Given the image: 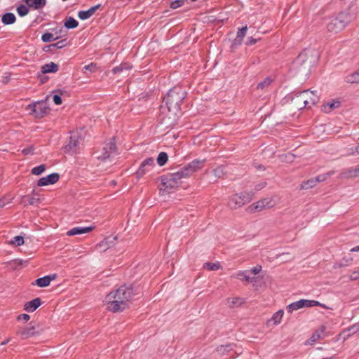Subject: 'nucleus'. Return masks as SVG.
Listing matches in <instances>:
<instances>
[{
    "label": "nucleus",
    "mask_w": 359,
    "mask_h": 359,
    "mask_svg": "<svg viewBox=\"0 0 359 359\" xmlns=\"http://www.w3.org/2000/svg\"><path fill=\"white\" fill-rule=\"evenodd\" d=\"M204 160L195 159L177 172L162 176L161 190L170 191L171 189L179 187L182 183V180L191 176L201 170L204 165Z\"/></svg>",
    "instance_id": "obj_1"
},
{
    "label": "nucleus",
    "mask_w": 359,
    "mask_h": 359,
    "mask_svg": "<svg viewBox=\"0 0 359 359\" xmlns=\"http://www.w3.org/2000/svg\"><path fill=\"white\" fill-rule=\"evenodd\" d=\"M132 286L122 285L109 292L105 297L107 309L113 313L121 312L128 307L129 302L134 297Z\"/></svg>",
    "instance_id": "obj_2"
},
{
    "label": "nucleus",
    "mask_w": 359,
    "mask_h": 359,
    "mask_svg": "<svg viewBox=\"0 0 359 359\" xmlns=\"http://www.w3.org/2000/svg\"><path fill=\"white\" fill-rule=\"evenodd\" d=\"M187 96V91L182 86L170 89L163 99L169 111L177 114L181 110V104Z\"/></svg>",
    "instance_id": "obj_3"
},
{
    "label": "nucleus",
    "mask_w": 359,
    "mask_h": 359,
    "mask_svg": "<svg viewBox=\"0 0 359 359\" xmlns=\"http://www.w3.org/2000/svg\"><path fill=\"white\" fill-rule=\"evenodd\" d=\"M354 19L349 11H343L337 15L326 19V28L329 32L338 33L343 30Z\"/></svg>",
    "instance_id": "obj_4"
},
{
    "label": "nucleus",
    "mask_w": 359,
    "mask_h": 359,
    "mask_svg": "<svg viewBox=\"0 0 359 359\" xmlns=\"http://www.w3.org/2000/svg\"><path fill=\"white\" fill-rule=\"evenodd\" d=\"M319 100V97L316 91L310 90L299 92L294 95L292 99V102L294 107L301 110L304 108H311L316 104Z\"/></svg>",
    "instance_id": "obj_5"
},
{
    "label": "nucleus",
    "mask_w": 359,
    "mask_h": 359,
    "mask_svg": "<svg viewBox=\"0 0 359 359\" xmlns=\"http://www.w3.org/2000/svg\"><path fill=\"white\" fill-rule=\"evenodd\" d=\"M316 57L317 54L315 50H305L298 55L294 64L297 67L306 65L308 67H311L316 62Z\"/></svg>",
    "instance_id": "obj_6"
},
{
    "label": "nucleus",
    "mask_w": 359,
    "mask_h": 359,
    "mask_svg": "<svg viewBox=\"0 0 359 359\" xmlns=\"http://www.w3.org/2000/svg\"><path fill=\"white\" fill-rule=\"evenodd\" d=\"M27 110L30 111L35 118H40L49 112V107L45 101L36 102L29 104Z\"/></svg>",
    "instance_id": "obj_7"
},
{
    "label": "nucleus",
    "mask_w": 359,
    "mask_h": 359,
    "mask_svg": "<svg viewBox=\"0 0 359 359\" xmlns=\"http://www.w3.org/2000/svg\"><path fill=\"white\" fill-rule=\"evenodd\" d=\"M319 305H320V304L318 301L300 299L299 301H297L289 304L287 306V310L289 313H292L294 311L298 310L304 307H313Z\"/></svg>",
    "instance_id": "obj_8"
},
{
    "label": "nucleus",
    "mask_w": 359,
    "mask_h": 359,
    "mask_svg": "<svg viewBox=\"0 0 359 359\" xmlns=\"http://www.w3.org/2000/svg\"><path fill=\"white\" fill-rule=\"evenodd\" d=\"M275 205L272 198H265L253 203L250 208L252 212L262 211L266 208H270Z\"/></svg>",
    "instance_id": "obj_9"
},
{
    "label": "nucleus",
    "mask_w": 359,
    "mask_h": 359,
    "mask_svg": "<svg viewBox=\"0 0 359 359\" xmlns=\"http://www.w3.org/2000/svg\"><path fill=\"white\" fill-rule=\"evenodd\" d=\"M81 140V138L78 133H72L69 137L68 144L64 147L65 151L72 152V154L76 153V148L79 145Z\"/></svg>",
    "instance_id": "obj_10"
},
{
    "label": "nucleus",
    "mask_w": 359,
    "mask_h": 359,
    "mask_svg": "<svg viewBox=\"0 0 359 359\" xmlns=\"http://www.w3.org/2000/svg\"><path fill=\"white\" fill-rule=\"evenodd\" d=\"M154 166V161L152 158H147L140 164L136 172L137 177L140 178L149 172Z\"/></svg>",
    "instance_id": "obj_11"
},
{
    "label": "nucleus",
    "mask_w": 359,
    "mask_h": 359,
    "mask_svg": "<svg viewBox=\"0 0 359 359\" xmlns=\"http://www.w3.org/2000/svg\"><path fill=\"white\" fill-rule=\"evenodd\" d=\"M60 176L57 173H51L46 177H42L38 180L37 185L43 187L53 184L59 180Z\"/></svg>",
    "instance_id": "obj_12"
},
{
    "label": "nucleus",
    "mask_w": 359,
    "mask_h": 359,
    "mask_svg": "<svg viewBox=\"0 0 359 359\" xmlns=\"http://www.w3.org/2000/svg\"><path fill=\"white\" fill-rule=\"evenodd\" d=\"M116 236H109L96 245V248L100 251H106L108 248L114 245L116 243Z\"/></svg>",
    "instance_id": "obj_13"
},
{
    "label": "nucleus",
    "mask_w": 359,
    "mask_h": 359,
    "mask_svg": "<svg viewBox=\"0 0 359 359\" xmlns=\"http://www.w3.org/2000/svg\"><path fill=\"white\" fill-rule=\"evenodd\" d=\"M116 147L115 142L111 141L109 142L105 147L103 148V153L102 155L97 156V158L102 160H106L110 157V156L116 152Z\"/></svg>",
    "instance_id": "obj_14"
},
{
    "label": "nucleus",
    "mask_w": 359,
    "mask_h": 359,
    "mask_svg": "<svg viewBox=\"0 0 359 359\" xmlns=\"http://www.w3.org/2000/svg\"><path fill=\"white\" fill-rule=\"evenodd\" d=\"M335 332L332 330L331 326L328 324L322 325L316 332L313 334L312 337H320L321 335L329 336L333 335Z\"/></svg>",
    "instance_id": "obj_15"
},
{
    "label": "nucleus",
    "mask_w": 359,
    "mask_h": 359,
    "mask_svg": "<svg viewBox=\"0 0 359 359\" xmlns=\"http://www.w3.org/2000/svg\"><path fill=\"white\" fill-rule=\"evenodd\" d=\"M94 229V226H76L71 229L67 232V235L69 236L80 235L83 233H88L90 232Z\"/></svg>",
    "instance_id": "obj_16"
},
{
    "label": "nucleus",
    "mask_w": 359,
    "mask_h": 359,
    "mask_svg": "<svg viewBox=\"0 0 359 359\" xmlns=\"http://www.w3.org/2000/svg\"><path fill=\"white\" fill-rule=\"evenodd\" d=\"M100 7V4L95 5L92 6L87 11H81L78 13V17L82 20H85L90 18L91 16L94 15L95 11Z\"/></svg>",
    "instance_id": "obj_17"
},
{
    "label": "nucleus",
    "mask_w": 359,
    "mask_h": 359,
    "mask_svg": "<svg viewBox=\"0 0 359 359\" xmlns=\"http://www.w3.org/2000/svg\"><path fill=\"white\" fill-rule=\"evenodd\" d=\"M235 278L239 279L241 281H245L246 283H252L256 280L254 277L250 276V271H239L233 276Z\"/></svg>",
    "instance_id": "obj_18"
},
{
    "label": "nucleus",
    "mask_w": 359,
    "mask_h": 359,
    "mask_svg": "<svg viewBox=\"0 0 359 359\" xmlns=\"http://www.w3.org/2000/svg\"><path fill=\"white\" fill-rule=\"evenodd\" d=\"M243 205V202L241 201V199L239 198V196L237 194H234L231 196L228 201V206L231 209H237L240 207H242Z\"/></svg>",
    "instance_id": "obj_19"
},
{
    "label": "nucleus",
    "mask_w": 359,
    "mask_h": 359,
    "mask_svg": "<svg viewBox=\"0 0 359 359\" xmlns=\"http://www.w3.org/2000/svg\"><path fill=\"white\" fill-rule=\"evenodd\" d=\"M359 175V166L355 168H349L344 170L341 173V178H354L358 177Z\"/></svg>",
    "instance_id": "obj_20"
},
{
    "label": "nucleus",
    "mask_w": 359,
    "mask_h": 359,
    "mask_svg": "<svg viewBox=\"0 0 359 359\" xmlns=\"http://www.w3.org/2000/svg\"><path fill=\"white\" fill-rule=\"evenodd\" d=\"M41 299L36 298L32 301L25 303L24 306V309L27 312H33L41 305Z\"/></svg>",
    "instance_id": "obj_21"
},
{
    "label": "nucleus",
    "mask_w": 359,
    "mask_h": 359,
    "mask_svg": "<svg viewBox=\"0 0 359 359\" xmlns=\"http://www.w3.org/2000/svg\"><path fill=\"white\" fill-rule=\"evenodd\" d=\"M29 8L39 10L43 8L46 4V0H25Z\"/></svg>",
    "instance_id": "obj_22"
},
{
    "label": "nucleus",
    "mask_w": 359,
    "mask_h": 359,
    "mask_svg": "<svg viewBox=\"0 0 359 359\" xmlns=\"http://www.w3.org/2000/svg\"><path fill=\"white\" fill-rule=\"evenodd\" d=\"M284 314L283 310H279L276 312L273 316L268 320L267 325L268 326L276 325L279 324L283 318Z\"/></svg>",
    "instance_id": "obj_23"
},
{
    "label": "nucleus",
    "mask_w": 359,
    "mask_h": 359,
    "mask_svg": "<svg viewBox=\"0 0 359 359\" xmlns=\"http://www.w3.org/2000/svg\"><path fill=\"white\" fill-rule=\"evenodd\" d=\"M56 277L55 274L50 275V276H46L42 278H39L36 280L35 283L36 284L40 287H43L49 285L51 280H54Z\"/></svg>",
    "instance_id": "obj_24"
},
{
    "label": "nucleus",
    "mask_w": 359,
    "mask_h": 359,
    "mask_svg": "<svg viewBox=\"0 0 359 359\" xmlns=\"http://www.w3.org/2000/svg\"><path fill=\"white\" fill-rule=\"evenodd\" d=\"M245 303V299L242 297H236L232 298H228L226 299V305L229 308L238 307Z\"/></svg>",
    "instance_id": "obj_25"
},
{
    "label": "nucleus",
    "mask_w": 359,
    "mask_h": 359,
    "mask_svg": "<svg viewBox=\"0 0 359 359\" xmlns=\"http://www.w3.org/2000/svg\"><path fill=\"white\" fill-rule=\"evenodd\" d=\"M58 65L53 62L45 64L41 67V72L43 74L46 73H55L58 71Z\"/></svg>",
    "instance_id": "obj_26"
},
{
    "label": "nucleus",
    "mask_w": 359,
    "mask_h": 359,
    "mask_svg": "<svg viewBox=\"0 0 359 359\" xmlns=\"http://www.w3.org/2000/svg\"><path fill=\"white\" fill-rule=\"evenodd\" d=\"M43 331L44 330L41 327L40 325H36L29 327L26 332H23V334L29 337L34 335L45 334L46 333Z\"/></svg>",
    "instance_id": "obj_27"
},
{
    "label": "nucleus",
    "mask_w": 359,
    "mask_h": 359,
    "mask_svg": "<svg viewBox=\"0 0 359 359\" xmlns=\"http://www.w3.org/2000/svg\"><path fill=\"white\" fill-rule=\"evenodd\" d=\"M39 203V198L29 196H22L21 197L20 203L25 206L32 205Z\"/></svg>",
    "instance_id": "obj_28"
},
{
    "label": "nucleus",
    "mask_w": 359,
    "mask_h": 359,
    "mask_svg": "<svg viewBox=\"0 0 359 359\" xmlns=\"http://www.w3.org/2000/svg\"><path fill=\"white\" fill-rule=\"evenodd\" d=\"M67 42L66 39L61 40L57 41V43L50 44L48 46H46L43 48V50L45 51H49L53 49H60L66 46Z\"/></svg>",
    "instance_id": "obj_29"
},
{
    "label": "nucleus",
    "mask_w": 359,
    "mask_h": 359,
    "mask_svg": "<svg viewBox=\"0 0 359 359\" xmlns=\"http://www.w3.org/2000/svg\"><path fill=\"white\" fill-rule=\"evenodd\" d=\"M254 194H255V192L252 191H243V192L238 194V196L241 199V201L243 202V205H245V204L249 203L250 201H251V200L252 199V198L254 196Z\"/></svg>",
    "instance_id": "obj_30"
},
{
    "label": "nucleus",
    "mask_w": 359,
    "mask_h": 359,
    "mask_svg": "<svg viewBox=\"0 0 359 359\" xmlns=\"http://www.w3.org/2000/svg\"><path fill=\"white\" fill-rule=\"evenodd\" d=\"M16 20L15 15L12 13H6L2 15L1 22L4 25H12Z\"/></svg>",
    "instance_id": "obj_31"
},
{
    "label": "nucleus",
    "mask_w": 359,
    "mask_h": 359,
    "mask_svg": "<svg viewBox=\"0 0 359 359\" xmlns=\"http://www.w3.org/2000/svg\"><path fill=\"white\" fill-rule=\"evenodd\" d=\"M339 106L340 102L339 101H332L331 102H327V104L323 105V111L325 113H329L332 109L339 107Z\"/></svg>",
    "instance_id": "obj_32"
},
{
    "label": "nucleus",
    "mask_w": 359,
    "mask_h": 359,
    "mask_svg": "<svg viewBox=\"0 0 359 359\" xmlns=\"http://www.w3.org/2000/svg\"><path fill=\"white\" fill-rule=\"evenodd\" d=\"M131 68H132V66L130 64L126 63V62L121 63L120 65L114 67L112 69V72L114 74H117L121 72H123V70L130 69Z\"/></svg>",
    "instance_id": "obj_33"
},
{
    "label": "nucleus",
    "mask_w": 359,
    "mask_h": 359,
    "mask_svg": "<svg viewBox=\"0 0 359 359\" xmlns=\"http://www.w3.org/2000/svg\"><path fill=\"white\" fill-rule=\"evenodd\" d=\"M78 25V21H76L74 18L72 17H69L65 22V26L67 29H74L76 28Z\"/></svg>",
    "instance_id": "obj_34"
},
{
    "label": "nucleus",
    "mask_w": 359,
    "mask_h": 359,
    "mask_svg": "<svg viewBox=\"0 0 359 359\" xmlns=\"http://www.w3.org/2000/svg\"><path fill=\"white\" fill-rule=\"evenodd\" d=\"M316 185V181L313 178H311L306 181L303 182L300 185V189H308Z\"/></svg>",
    "instance_id": "obj_35"
},
{
    "label": "nucleus",
    "mask_w": 359,
    "mask_h": 359,
    "mask_svg": "<svg viewBox=\"0 0 359 359\" xmlns=\"http://www.w3.org/2000/svg\"><path fill=\"white\" fill-rule=\"evenodd\" d=\"M58 39L57 36H55L53 34L46 32L41 36V40L44 43L50 42Z\"/></svg>",
    "instance_id": "obj_36"
},
{
    "label": "nucleus",
    "mask_w": 359,
    "mask_h": 359,
    "mask_svg": "<svg viewBox=\"0 0 359 359\" xmlns=\"http://www.w3.org/2000/svg\"><path fill=\"white\" fill-rule=\"evenodd\" d=\"M168 154L165 152H161L158 154V158H157V163L160 166H163L168 161Z\"/></svg>",
    "instance_id": "obj_37"
},
{
    "label": "nucleus",
    "mask_w": 359,
    "mask_h": 359,
    "mask_svg": "<svg viewBox=\"0 0 359 359\" xmlns=\"http://www.w3.org/2000/svg\"><path fill=\"white\" fill-rule=\"evenodd\" d=\"M346 81L348 83H359V70L347 76Z\"/></svg>",
    "instance_id": "obj_38"
},
{
    "label": "nucleus",
    "mask_w": 359,
    "mask_h": 359,
    "mask_svg": "<svg viewBox=\"0 0 359 359\" xmlns=\"http://www.w3.org/2000/svg\"><path fill=\"white\" fill-rule=\"evenodd\" d=\"M17 12L20 16H25L29 13V7L27 5L21 4L17 8Z\"/></svg>",
    "instance_id": "obj_39"
},
{
    "label": "nucleus",
    "mask_w": 359,
    "mask_h": 359,
    "mask_svg": "<svg viewBox=\"0 0 359 359\" xmlns=\"http://www.w3.org/2000/svg\"><path fill=\"white\" fill-rule=\"evenodd\" d=\"M9 244L15 246H20L24 244V238L21 236H16L9 241Z\"/></svg>",
    "instance_id": "obj_40"
},
{
    "label": "nucleus",
    "mask_w": 359,
    "mask_h": 359,
    "mask_svg": "<svg viewBox=\"0 0 359 359\" xmlns=\"http://www.w3.org/2000/svg\"><path fill=\"white\" fill-rule=\"evenodd\" d=\"M247 29H248V27L245 25V27H243L242 28L239 29V30L238 31L236 36H237V39H238L239 44L241 43L243 37L245 36Z\"/></svg>",
    "instance_id": "obj_41"
},
{
    "label": "nucleus",
    "mask_w": 359,
    "mask_h": 359,
    "mask_svg": "<svg viewBox=\"0 0 359 359\" xmlns=\"http://www.w3.org/2000/svg\"><path fill=\"white\" fill-rule=\"evenodd\" d=\"M46 170V165L42 164L39 166L34 167L32 169V174L35 175H39L43 173Z\"/></svg>",
    "instance_id": "obj_42"
},
{
    "label": "nucleus",
    "mask_w": 359,
    "mask_h": 359,
    "mask_svg": "<svg viewBox=\"0 0 359 359\" xmlns=\"http://www.w3.org/2000/svg\"><path fill=\"white\" fill-rule=\"evenodd\" d=\"M204 268L210 271H217L220 268L219 263L206 262L204 264Z\"/></svg>",
    "instance_id": "obj_43"
},
{
    "label": "nucleus",
    "mask_w": 359,
    "mask_h": 359,
    "mask_svg": "<svg viewBox=\"0 0 359 359\" xmlns=\"http://www.w3.org/2000/svg\"><path fill=\"white\" fill-rule=\"evenodd\" d=\"M272 83V79L269 77L266 78L264 81H261L257 85V89H264L265 87L269 86Z\"/></svg>",
    "instance_id": "obj_44"
},
{
    "label": "nucleus",
    "mask_w": 359,
    "mask_h": 359,
    "mask_svg": "<svg viewBox=\"0 0 359 359\" xmlns=\"http://www.w3.org/2000/svg\"><path fill=\"white\" fill-rule=\"evenodd\" d=\"M97 65L95 63H90L88 65H86L83 68V72L86 73L87 71H89L92 73L95 72L97 70Z\"/></svg>",
    "instance_id": "obj_45"
},
{
    "label": "nucleus",
    "mask_w": 359,
    "mask_h": 359,
    "mask_svg": "<svg viewBox=\"0 0 359 359\" xmlns=\"http://www.w3.org/2000/svg\"><path fill=\"white\" fill-rule=\"evenodd\" d=\"M224 167L219 166L213 170V174L217 178H220L224 175Z\"/></svg>",
    "instance_id": "obj_46"
},
{
    "label": "nucleus",
    "mask_w": 359,
    "mask_h": 359,
    "mask_svg": "<svg viewBox=\"0 0 359 359\" xmlns=\"http://www.w3.org/2000/svg\"><path fill=\"white\" fill-rule=\"evenodd\" d=\"M184 0H175L170 2V8L172 9H176L184 5Z\"/></svg>",
    "instance_id": "obj_47"
},
{
    "label": "nucleus",
    "mask_w": 359,
    "mask_h": 359,
    "mask_svg": "<svg viewBox=\"0 0 359 359\" xmlns=\"http://www.w3.org/2000/svg\"><path fill=\"white\" fill-rule=\"evenodd\" d=\"M328 175H330V174L327 173V174L318 175L316 177L313 178L314 180L316 181V184H317V183H318V182L325 181L327 180Z\"/></svg>",
    "instance_id": "obj_48"
},
{
    "label": "nucleus",
    "mask_w": 359,
    "mask_h": 359,
    "mask_svg": "<svg viewBox=\"0 0 359 359\" xmlns=\"http://www.w3.org/2000/svg\"><path fill=\"white\" fill-rule=\"evenodd\" d=\"M34 151V147L33 146H29L27 148L22 149V153L24 155L33 154Z\"/></svg>",
    "instance_id": "obj_49"
},
{
    "label": "nucleus",
    "mask_w": 359,
    "mask_h": 359,
    "mask_svg": "<svg viewBox=\"0 0 359 359\" xmlns=\"http://www.w3.org/2000/svg\"><path fill=\"white\" fill-rule=\"evenodd\" d=\"M262 266L261 265H257L256 266L252 268L250 271V273H252L255 275L258 274L262 271Z\"/></svg>",
    "instance_id": "obj_50"
},
{
    "label": "nucleus",
    "mask_w": 359,
    "mask_h": 359,
    "mask_svg": "<svg viewBox=\"0 0 359 359\" xmlns=\"http://www.w3.org/2000/svg\"><path fill=\"white\" fill-rule=\"evenodd\" d=\"M350 279L352 280H356L359 279V270L354 271L350 275Z\"/></svg>",
    "instance_id": "obj_51"
},
{
    "label": "nucleus",
    "mask_w": 359,
    "mask_h": 359,
    "mask_svg": "<svg viewBox=\"0 0 359 359\" xmlns=\"http://www.w3.org/2000/svg\"><path fill=\"white\" fill-rule=\"evenodd\" d=\"M53 102L55 104L59 105L62 104V98L58 95H54L53 97Z\"/></svg>",
    "instance_id": "obj_52"
},
{
    "label": "nucleus",
    "mask_w": 359,
    "mask_h": 359,
    "mask_svg": "<svg viewBox=\"0 0 359 359\" xmlns=\"http://www.w3.org/2000/svg\"><path fill=\"white\" fill-rule=\"evenodd\" d=\"M266 186V183L265 182H262L255 185V190L256 191H259V190L264 189Z\"/></svg>",
    "instance_id": "obj_53"
},
{
    "label": "nucleus",
    "mask_w": 359,
    "mask_h": 359,
    "mask_svg": "<svg viewBox=\"0 0 359 359\" xmlns=\"http://www.w3.org/2000/svg\"><path fill=\"white\" fill-rule=\"evenodd\" d=\"M230 350H231V345H226L225 346H221L220 348H218V351L223 353L224 351H226L229 352Z\"/></svg>",
    "instance_id": "obj_54"
},
{
    "label": "nucleus",
    "mask_w": 359,
    "mask_h": 359,
    "mask_svg": "<svg viewBox=\"0 0 359 359\" xmlns=\"http://www.w3.org/2000/svg\"><path fill=\"white\" fill-rule=\"evenodd\" d=\"M29 318H30L29 316L26 313L21 314L18 317V320H24V321H27L29 320Z\"/></svg>",
    "instance_id": "obj_55"
},
{
    "label": "nucleus",
    "mask_w": 359,
    "mask_h": 359,
    "mask_svg": "<svg viewBox=\"0 0 359 359\" xmlns=\"http://www.w3.org/2000/svg\"><path fill=\"white\" fill-rule=\"evenodd\" d=\"M257 41V40L256 39H254L253 37L251 36L248 39L246 44L248 46H251V45L256 43Z\"/></svg>",
    "instance_id": "obj_56"
},
{
    "label": "nucleus",
    "mask_w": 359,
    "mask_h": 359,
    "mask_svg": "<svg viewBox=\"0 0 359 359\" xmlns=\"http://www.w3.org/2000/svg\"><path fill=\"white\" fill-rule=\"evenodd\" d=\"M6 205V202L4 198H0V209L4 208Z\"/></svg>",
    "instance_id": "obj_57"
},
{
    "label": "nucleus",
    "mask_w": 359,
    "mask_h": 359,
    "mask_svg": "<svg viewBox=\"0 0 359 359\" xmlns=\"http://www.w3.org/2000/svg\"><path fill=\"white\" fill-rule=\"evenodd\" d=\"M356 330H358V326L354 325V326H353L351 329H349V331L353 330V331L351 332V334H354V333H355V331Z\"/></svg>",
    "instance_id": "obj_58"
},
{
    "label": "nucleus",
    "mask_w": 359,
    "mask_h": 359,
    "mask_svg": "<svg viewBox=\"0 0 359 359\" xmlns=\"http://www.w3.org/2000/svg\"><path fill=\"white\" fill-rule=\"evenodd\" d=\"M359 251V245L355 246L351 249V252H358Z\"/></svg>",
    "instance_id": "obj_59"
},
{
    "label": "nucleus",
    "mask_w": 359,
    "mask_h": 359,
    "mask_svg": "<svg viewBox=\"0 0 359 359\" xmlns=\"http://www.w3.org/2000/svg\"><path fill=\"white\" fill-rule=\"evenodd\" d=\"M355 151L359 154V144L355 147Z\"/></svg>",
    "instance_id": "obj_60"
},
{
    "label": "nucleus",
    "mask_w": 359,
    "mask_h": 359,
    "mask_svg": "<svg viewBox=\"0 0 359 359\" xmlns=\"http://www.w3.org/2000/svg\"><path fill=\"white\" fill-rule=\"evenodd\" d=\"M8 342V339H7V340H4V341H1V345H5V344H6Z\"/></svg>",
    "instance_id": "obj_61"
},
{
    "label": "nucleus",
    "mask_w": 359,
    "mask_h": 359,
    "mask_svg": "<svg viewBox=\"0 0 359 359\" xmlns=\"http://www.w3.org/2000/svg\"><path fill=\"white\" fill-rule=\"evenodd\" d=\"M261 168H262V165H259V166L258 167V169H259V170H260Z\"/></svg>",
    "instance_id": "obj_62"
},
{
    "label": "nucleus",
    "mask_w": 359,
    "mask_h": 359,
    "mask_svg": "<svg viewBox=\"0 0 359 359\" xmlns=\"http://www.w3.org/2000/svg\"><path fill=\"white\" fill-rule=\"evenodd\" d=\"M309 344V342L308 341L305 342V344H306V345H307V344Z\"/></svg>",
    "instance_id": "obj_63"
}]
</instances>
